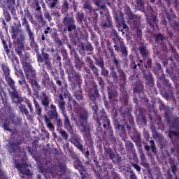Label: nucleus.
Instances as JSON below:
<instances>
[{"label": "nucleus", "instance_id": "nucleus-1", "mask_svg": "<svg viewBox=\"0 0 179 179\" xmlns=\"http://www.w3.org/2000/svg\"><path fill=\"white\" fill-rule=\"evenodd\" d=\"M76 112L80 115V129L83 135H89L90 129L89 125H87V112L85 110V108L80 107H78V108L76 109Z\"/></svg>", "mask_w": 179, "mask_h": 179}, {"label": "nucleus", "instance_id": "nucleus-2", "mask_svg": "<svg viewBox=\"0 0 179 179\" xmlns=\"http://www.w3.org/2000/svg\"><path fill=\"white\" fill-rule=\"evenodd\" d=\"M23 69L28 79H34L36 77V71L33 69L31 65L27 62H22Z\"/></svg>", "mask_w": 179, "mask_h": 179}, {"label": "nucleus", "instance_id": "nucleus-3", "mask_svg": "<svg viewBox=\"0 0 179 179\" xmlns=\"http://www.w3.org/2000/svg\"><path fill=\"white\" fill-rule=\"evenodd\" d=\"M6 80L9 85L11 90H9V93L14 97V99H19L17 92H16V87H15V81L9 76H6Z\"/></svg>", "mask_w": 179, "mask_h": 179}, {"label": "nucleus", "instance_id": "nucleus-4", "mask_svg": "<svg viewBox=\"0 0 179 179\" xmlns=\"http://www.w3.org/2000/svg\"><path fill=\"white\" fill-rule=\"evenodd\" d=\"M63 23L64 26L67 27L68 31H72V30L76 29L73 17H69V15L66 16L63 20Z\"/></svg>", "mask_w": 179, "mask_h": 179}, {"label": "nucleus", "instance_id": "nucleus-5", "mask_svg": "<svg viewBox=\"0 0 179 179\" xmlns=\"http://www.w3.org/2000/svg\"><path fill=\"white\" fill-rule=\"evenodd\" d=\"M16 168L22 174H25L26 176H31V172L29 170V166L24 164H17Z\"/></svg>", "mask_w": 179, "mask_h": 179}, {"label": "nucleus", "instance_id": "nucleus-6", "mask_svg": "<svg viewBox=\"0 0 179 179\" xmlns=\"http://www.w3.org/2000/svg\"><path fill=\"white\" fill-rule=\"evenodd\" d=\"M50 101H51L50 96H47L45 92H43L41 98L42 105L44 106L45 107H48V106L50 104Z\"/></svg>", "mask_w": 179, "mask_h": 179}, {"label": "nucleus", "instance_id": "nucleus-7", "mask_svg": "<svg viewBox=\"0 0 179 179\" xmlns=\"http://www.w3.org/2000/svg\"><path fill=\"white\" fill-rule=\"evenodd\" d=\"M90 106L92 107V110L95 111V113H97V105L96 104V96H91L90 98Z\"/></svg>", "mask_w": 179, "mask_h": 179}, {"label": "nucleus", "instance_id": "nucleus-8", "mask_svg": "<svg viewBox=\"0 0 179 179\" xmlns=\"http://www.w3.org/2000/svg\"><path fill=\"white\" fill-rule=\"evenodd\" d=\"M34 103L35 106V110L38 115H41V107H40V104L35 99H34Z\"/></svg>", "mask_w": 179, "mask_h": 179}, {"label": "nucleus", "instance_id": "nucleus-9", "mask_svg": "<svg viewBox=\"0 0 179 179\" xmlns=\"http://www.w3.org/2000/svg\"><path fill=\"white\" fill-rule=\"evenodd\" d=\"M64 115V126L66 129H71L72 126H71V122H69V118L66 115Z\"/></svg>", "mask_w": 179, "mask_h": 179}, {"label": "nucleus", "instance_id": "nucleus-10", "mask_svg": "<svg viewBox=\"0 0 179 179\" xmlns=\"http://www.w3.org/2000/svg\"><path fill=\"white\" fill-rule=\"evenodd\" d=\"M27 31L29 36V38L33 41H34V37L33 36V32H31V29H30V25L27 24Z\"/></svg>", "mask_w": 179, "mask_h": 179}, {"label": "nucleus", "instance_id": "nucleus-11", "mask_svg": "<svg viewBox=\"0 0 179 179\" xmlns=\"http://www.w3.org/2000/svg\"><path fill=\"white\" fill-rule=\"evenodd\" d=\"M50 3H48L50 8H55L57 6V3L59 0H49Z\"/></svg>", "mask_w": 179, "mask_h": 179}, {"label": "nucleus", "instance_id": "nucleus-12", "mask_svg": "<svg viewBox=\"0 0 179 179\" xmlns=\"http://www.w3.org/2000/svg\"><path fill=\"white\" fill-rule=\"evenodd\" d=\"M31 86L34 90H38V89H40V86L38 85V83H37V81H35V80L32 81Z\"/></svg>", "mask_w": 179, "mask_h": 179}, {"label": "nucleus", "instance_id": "nucleus-13", "mask_svg": "<svg viewBox=\"0 0 179 179\" xmlns=\"http://www.w3.org/2000/svg\"><path fill=\"white\" fill-rule=\"evenodd\" d=\"M20 109L21 110V112L25 114V115H29V110H27V108L23 105L20 106Z\"/></svg>", "mask_w": 179, "mask_h": 179}, {"label": "nucleus", "instance_id": "nucleus-14", "mask_svg": "<svg viewBox=\"0 0 179 179\" xmlns=\"http://www.w3.org/2000/svg\"><path fill=\"white\" fill-rule=\"evenodd\" d=\"M59 134L62 135L64 139H68V134L64 130L60 129L59 130Z\"/></svg>", "mask_w": 179, "mask_h": 179}, {"label": "nucleus", "instance_id": "nucleus-15", "mask_svg": "<svg viewBox=\"0 0 179 179\" xmlns=\"http://www.w3.org/2000/svg\"><path fill=\"white\" fill-rule=\"evenodd\" d=\"M2 69H3V71L5 73V76H9V73H10V71H9V69L6 66H3L2 67Z\"/></svg>", "mask_w": 179, "mask_h": 179}, {"label": "nucleus", "instance_id": "nucleus-16", "mask_svg": "<svg viewBox=\"0 0 179 179\" xmlns=\"http://www.w3.org/2000/svg\"><path fill=\"white\" fill-rule=\"evenodd\" d=\"M45 79L43 80V83H44L45 86H47L48 83H50V78H48V74L45 75Z\"/></svg>", "mask_w": 179, "mask_h": 179}, {"label": "nucleus", "instance_id": "nucleus-17", "mask_svg": "<svg viewBox=\"0 0 179 179\" xmlns=\"http://www.w3.org/2000/svg\"><path fill=\"white\" fill-rule=\"evenodd\" d=\"M51 113H52L51 118H52L53 120H58V113H57V110L51 111Z\"/></svg>", "mask_w": 179, "mask_h": 179}, {"label": "nucleus", "instance_id": "nucleus-18", "mask_svg": "<svg viewBox=\"0 0 179 179\" xmlns=\"http://www.w3.org/2000/svg\"><path fill=\"white\" fill-rule=\"evenodd\" d=\"M75 146H76V148H78V149H80V150L83 151V147L82 146V144H80L79 142L76 141L74 143Z\"/></svg>", "mask_w": 179, "mask_h": 179}, {"label": "nucleus", "instance_id": "nucleus-19", "mask_svg": "<svg viewBox=\"0 0 179 179\" xmlns=\"http://www.w3.org/2000/svg\"><path fill=\"white\" fill-rule=\"evenodd\" d=\"M173 135L176 138H179V132L171 131L169 136L171 138V136Z\"/></svg>", "mask_w": 179, "mask_h": 179}, {"label": "nucleus", "instance_id": "nucleus-20", "mask_svg": "<svg viewBox=\"0 0 179 179\" xmlns=\"http://www.w3.org/2000/svg\"><path fill=\"white\" fill-rule=\"evenodd\" d=\"M150 143L152 152H156V146L155 145V141L153 140H151Z\"/></svg>", "mask_w": 179, "mask_h": 179}, {"label": "nucleus", "instance_id": "nucleus-21", "mask_svg": "<svg viewBox=\"0 0 179 179\" xmlns=\"http://www.w3.org/2000/svg\"><path fill=\"white\" fill-rule=\"evenodd\" d=\"M140 51L142 55H146V49L145 48V47H141Z\"/></svg>", "mask_w": 179, "mask_h": 179}, {"label": "nucleus", "instance_id": "nucleus-22", "mask_svg": "<svg viewBox=\"0 0 179 179\" xmlns=\"http://www.w3.org/2000/svg\"><path fill=\"white\" fill-rule=\"evenodd\" d=\"M59 107L62 111H64V110H65V103L64 102H59Z\"/></svg>", "mask_w": 179, "mask_h": 179}, {"label": "nucleus", "instance_id": "nucleus-23", "mask_svg": "<svg viewBox=\"0 0 179 179\" xmlns=\"http://www.w3.org/2000/svg\"><path fill=\"white\" fill-rule=\"evenodd\" d=\"M56 120H57V127H61L62 125V120H61V118L57 117V119H56Z\"/></svg>", "mask_w": 179, "mask_h": 179}, {"label": "nucleus", "instance_id": "nucleus-24", "mask_svg": "<svg viewBox=\"0 0 179 179\" xmlns=\"http://www.w3.org/2000/svg\"><path fill=\"white\" fill-rule=\"evenodd\" d=\"M44 119H45V123H46V124H50V123H51V118L48 117L46 115H44Z\"/></svg>", "mask_w": 179, "mask_h": 179}, {"label": "nucleus", "instance_id": "nucleus-25", "mask_svg": "<svg viewBox=\"0 0 179 179\" xmlns=\"http://www.w3.org/2000/svg\"><path fill=\"white\" fill-rule=\"evenodd\" d=\"M84 8L88 9L89 10H90V9H91L90 4L89 3H84Z\"/></svg>", "mask_w": 179, "mask_h": 179}, {"label": "nucleus", "instance_id": "nucleus-26", "mask_svg": "<svg viewBox=\"0 0 179 179\" xmlns=\"http://www.w3.org/2000/svg\"><path fill=\"white\" fill-rule=\"evenodd\" d=\"M157 40H163V35L160 34H157L156 36V41H157Z\"/></svg>", "mask_w": 179, "mask_h": 179}, {"label": "nucleus", "instance_id": "nucleus-27", "mask_svg": "<svg viewBox=\"0 0 179 179\" xmlns=\"http://www.w3.org/2000/svg\"><path fill=\"white\" fill-rule=\"evenodd\" d=\"M27 106L29 108L31 113L33 112V110H34L33 106L30 102H27Z\"/></svg>", "mask_w": 179, "mask_h": 179}, {"label": "nucleus", "instance_id": "nucleus-28", "mask_svg": "<svg viewBox=\"0 0 179 179\" xmlns=\"http://www.w3.org/2000/svg\"><path fill=\"white\" fill-rule=\"evenodd\" d=\"M133 167L137 170V171H141V166L138 164H133Z\"/></svg>", "mask_w": 179, "mask_h": 179}, {"label": "nucleus", "instance_id": "nucleus-29", "mask_svg": "<svg viewBox=\"0 0 179 179\" xmlns=\"http://www.w3.org/2000/svg\"><path fill=\"white\" fill-rule=\"evenodd\" d=\"M47 127H49L50 129H54V125L52 124V123H48L47 124Z\"/></svg>", "mask_w": 179, "mask_h": 179}, {"label": "nucleus", "instance_id": "nucleus-30", "mask_svg": "<svg viewBox=\"0 0 179 179\" xmlns=\"http://www.w3.org/2000/svg\"><path fill=\"white\" fill-rule=\"evenodd\" d=\"M38 62L43 63V57L41 55H38Z\"/></svg>", "mask_w": 179, "mask_h": 179}, {"label": "nucleus", "instance_id": "nucleus-31", "mask_svg": "<svg viewBox=\"0 0 179 179\" xmlns=\"http://www.w3.org/2000/svg\"><path fill=\"white\" fill-rule=\"evenodd\" d=\"M138 5H140V6H143V0H138L137 1Z\"/></svg>", "mask_w": 179, "mask_h": 179}, {"label": "nucleus", "instance_id": "nucleus-32", "mask_svg": "<svg viewBox=\"0 0 179 179\" xmlns=\"http://www.w3.org/2000/svg\"><path fill=\"white\" fill-rule=\"evenodd\" d=\"M45 17L46 19H48V20H49V22L51 20V16L50 15V14H45Z\"/></svg>", "mask_w": 179, "mask_h": 179}, {"label": "nucleus", "instance_id": "nucleus-33", "mask_svg": "<svg viewBox=\"0 0 179 179\" xmlns=\"http://www.w3.org/2000/svg\"><path fill=\"white\" fill-rule=\"evenodd\" d=\"M51 111H57V107L54 105H51Z\"/></svg>", "mask_w": 179, "mask_h": 179}, {"label": "nucleus", "instance_id": "nucleus-34", "mask_svg": "<svg viewBox=\"0 0 179 179\" xmlns=\"http://www.w3.org/2000/svg\"><path fill=\"white\" fill-rule=\"evenodd\" d=\"M131 179H136V176H135V174H131L130 176Z\"/></svg>", "mask_w": 179, "mask_h": 179}, {"label": "nucleus", "instance_id": "nucleus-35", "mask_svg": "<svg viewBox=\"0 0 179 179\" xmlns=\"http://www.w3.org/2000/svg\"><path fill=\"white\" fill-rule=\"evenodd\" d=\"M4 128L6 129V131H9V127L6 125V123L4 124Z\"/></svg>", "mask_w": 179, "mask_h": 179}, {"label": "nucleus", "instance_id": "nucleus-36", "mask_svg": "<svg viewBox=\"0 0 179 179\" xmlns=\"http://www.w3.org/2000/svg\"><path fill=\"white\" fill-rule=\"evenodd\" d=\"M61 171H65V166L63 165L62 166H60Z\"/></svg>", "mask_w": 179, "mask_h": 179}, {"label": "nucleus", "instance_id": "nucleus-37", "mask_svg": "<svg viewBox=\"0 0 179 179\" xmlns=\"http://www.w3.org/2000/svg\"><path fill=\"white\" fill-rule=\"evenodd\" d=\"M39 21L40 22H44V19L43 18V16L39 17Z\"/></svg>", "mask_w": 179, "mask_h": 179}, {"label": "nucleus", "instance_id": "nucleus-38", "mask_svg": "<svg viewBox=\"0 0 179 179\" xmlns=\"http://www.w3.org/2000/svg\"><path fill=\"white\" fill-rule=\"evenodd\" d=\"M64 8H66V9H68V7H69L68 3H64Z\"/></svg>", "mask_w": 179, "mask_h": 179}, {"label": "nucleus", "instance_id": "nucleus-39", "mask_svg": "<svg viewBox=\"0 0 179 179\" xmlns=\"http://www.w3.org/2000/svg\"><path fill=\"white\" fill-rule=\"evenodd\" d=\"M115 50L116 51H120V49L118 48V46L117 45H115Z\"/></svg>", "mask_w": 179, "mask_h": 179}, {"label": "nucleus", "instance_id": "nucleus-40", "mask_svg": "<svg viewBox=\"0 0 179 179\" xmlns=\"http://www.w3.org/2000/svg\"><path fill=\"white\" fill-rule=\"evenodd\" d=\"M43 57H44L45 59H47L48 58V54H44Z\"/></svg>", "mask_w": 179, "mask_h": 179}, {"label": "nucleus", "instance_id": "nucleus-41", "mask_svg": "<svg viewBox=\"0 0 179 179\" xmlns=\"http://www.w3.org/2000/svg\"><path fill=\"white\" fill-rule=\"evenodd\" d=\"M95 95H96V97H99V92L97 91L95 92Z\"/></svg>", "mask_w": 179, "mask_h": 179}, {"label": "nucleus", "instance_id": "nucleus-42", "mask_svg": "<svg viewBox=\"0 0 179 179\" xmlns=\"http://www.w3.org/2000/svg\"><path fill=\"white\" fill-rule=\"evenodd\" d=\"M110 159H112V160H114V156H113V155H110Z\"/></svg>", "mask_w": 179, "mask_h": 179}, {"label": "nucleus", "instance_id": "nucleus-43", "mask_svg": "<svg viewBox=\"0 0 179 179\" xmlns=\"http://www.w3.org/2000/svg\"><path fill=\"white\" fill-rule=\"evenodd\" d=\"M57 85H62V83H61V81H60V80H57Z\"/></svg>", "mask_w": 179, "mask_h": 179}, {"label": "nucleus", "instance_id": "nucleus-44", "mask_svg": "<svg viewBox=\"0 0 179 179\" xmlns=\"http://www.w3.org/2000/svg\"><path fill=\"white\" fill-rule=\"evenodd\" d=\"M6 20H7V22H9V20H10V17H8L7 18H6Z\"/></svg>", "mask_w": 179, "mask_h": 179}, {"label": "nucleus", "instance_id": "nucleus-45", "mask_svg": "<svg viewBox=\"0 0 179 179\" xmlns=\"http://www.w3.org/2000/svg\"><path fill=\"white\" fill-rule=\"evenodd\" d=\"M24 81V80H19L20 85H22Z\"/></svg>", "mask_w": 179, "mask_h": 179}, {"label": "nucleus", "instance_id": "nucleus-46", "mask_svg": "<svg viewBox=\"0 0 179 179\" xmlns=\"http://www.w3.org/2000/svg\"><path fill=\"white\" fill-rule=\"evenodd\" d=\"M85 156H89V150H87V152L85 153Z\"/></svg>", "mask_w": 179, "mask_h": 179}, {"label": "nucleus", "instance_id": "nucleus-47", "mask_svg": "<svg viewBox=\"0 0 179 179\" xmlns=\"http://www.w3.org/2000/svg\"><path fill=\"white\" fill-rule=\"evenodd\" d=\"M40 9H41V7H40V6H38V7L36 8V10H40Z\"/></svg>", "mask_w": 179, "mask_h": 179}, {"label": "nucleus", "instance_id": "nucleus-48", "mask_svg": "<svg viewBox=\"0 0 179 179\" xmlns=\"http://www.w3.org/2000/svg\"><path fill=\"white\" fill-rule=\"evenodd\" d=\"M77 166H80V162L78 160L77 161Z\"/></svg>", "mask_w": 179, "mask_h": 179}, {"label": "nucleus", "instance_id": "nucleus-49", "mask_svg": "<svg viewBox=\"0 0 179 179\" xmlns=\"http://www.w3.org/2000/svg\"><path fill=\"white\" fill-rule=\"evenodd\" d=\"M45 34H48V30L47 29L45 30Z\"/></svg>", "mask_w": 179, "mask_h": 179}, {"label": "nucleus", "instance_id": "nucleus-50", "mask_svg": "<svg viewBox=\"0 0 179 179\" xmlns=\"http://www.w3.org/2000/svg\"><path fill=\"white\" fill-rule=\"evenodd\" d=\"M172 173H176V169L173 168Z\"/></svg>", "mask_w": 179, "mask_h": 179}, {"label": "nucleus", "instance_id": "nucleus-51", "mask_svg": "<svg viewBox=\"0 0 179 179\" xmlns=\"http://www.w3.org/2000/svg\"><path fill=\"white\" fill-rule=\"evenodd\" d=\"M17 54H18V55H22V52L18 51Z\"/></svg>", "mask_w": 179, "mask_h": 179}, {"label": "nucleus", "instance_id": "nucleus-52", "mask_svg": "<svg viewBox=\"0 0 179 179\" xmlns=\"http://www.w3.org/2000/svg\"><path fill=\"white\" fill-rule=\"evenodd\" d=\"M42 40H45V38L44 37V35H42Z\"/></svg>", "mask_w": 179, "mask_h": 179}, {"label": "nucleus", "instance_id": "nucleus-53", "mask_svg": "<svg viewBox=\"0 0 179 179\" xmlns=\"http://www.w3.org/2000/svg\"><path fill=\"white\" fill-rule=\"evenodd\" d=\"M50 29H51L50 27H48L47 28H46V30H50Z\"/></svg>", "mask_w": 179, "mask_h": 179}, {"label": "nucleus", "instance_id": "nucleus-54", "mask_svg": "<svg viewBox=\"0 0 179 179\" xmlns=\"http://www.w3.org/2000/svg\"><path fill=\"white\" fill-rule=\"evenodd\" d=\"M14 61H16L17 64V59H15Z\"/></svg>", "mask_w": 179, "mask_h": 179}, {"label": "nucleus", "instance_id": "nucleus-55", "mask_svg": "<svg viewBox=\"0 0 179 179\" xmlns=\"http://www.w3.org/2000/svg\"><path fill=\"white\" fill-rule=\"evenodd\" d=\"M13 3H15V0H12Z\"/></svg>", "mask_w": 179, "mask_h": 179}, {"label": "nucleus", "instance_id": "nucleus-56", "mask_svg": "<svg viewBox=\"0 0 179 179\" xmlns=\"http://www.w3.org/2000/svg\"><path fill=\"white\" fill-rule=\"evenodd\" d=\"M96 5H97V6H99V3H96Z\"/></svg>", "mask_w": 179, "mask_h": 179}, {"label": "nucleus", "instance_id": "nucleus-57", "mask_svg": "<svg viewBox=\"0 0 179 179\" xmlns=\"http://www.w3.org/2000/svg\"><path fill=\"white\" fill-rule=\"evenodd\" d=\"M104 128H106V124H103Z\"/></svg>", "mask_w": 179, "mask_h": 179}, {"label": "nucleus", "instance_id": "nucleus-58", "mask_svg": "<svg viewBox=\"0 0 179 179\" xmlns=\"http://www.w3.org/2000/svg\"><path fill=\"white\" fill-rule=\"evenodd\" d=\"M140 62H141V64H142V62H143L142 60H140Z\"/></svg>", "mask_w": 179, "mask_h": 179}, {"label": "nucleus", "instance_id": "nucleus-59", "mask_svg": "<svg viewBox=\"0 0 179 179\" xmlns=\"http://www.w3.org/2000/svg\"><path fill=\"white\" fill-rule=\"evenodd\" d=\"M74 166H76V162L74 163Z\"/></svg>", "mask_w": 179, "mask_h": 179}, {"label": "nucleus", "instance_id": "nucleus-60", "mask_svg": "<svg viewBox=\"0 0 179 179\" xmlns=\"http://www.w3.org/2000/svg\"><path fill=\"white\" fill-rule=\"evenodd\" d=\"M148 64H150V62L148 61Z\"/></svg>", "mask_w": 179, "mask_h": 179}, {"label": "nucleus", "instance_id": "nucleus-61", "mask_svg": "<svg viewBox=\"0 0 179 179\" xmlns=\"http://www.w3.org/2000/svg\"><path fill=\"white\" fill-rule=\"evenodd\" d=\"M81 17H82V18L83 17L82 15H81Z\"/></svg>", "mask_w": 179, "mask_h": 179}, {"label": "nucleus", "instance_id": "nucleus-62", "mask_svg": "<svg viewBox=\"0 0 179 179\" xmlns=\"http://www.w3.org/2000/svg\"><path fill=\"white\" fill-rule=\"evenodd\" d=\"M15 69H16V66H15Z\"/></svg>", "mask_w": 179, "mask_h": 179}, {"label": "nucleus", "instance_id": "nucleus-63", "mask_svg": "<svg viewBox=\"0 0 179 179\" xmlns=\"http://www.w3.org/2000/svg\"><path fill=\"white\" fill-rule=\"evenodd\" d=\"M173 127H174V124H173Z\"/></svg>", "mask_w": 179, "mask_h": 179}]
</instances>
